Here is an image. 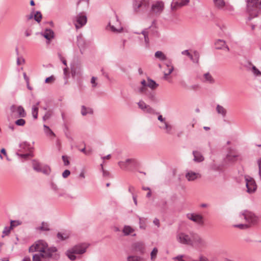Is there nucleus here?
<instances>
[{
    "label": "nucleus",
    "mask_w": 261,
    "mask_h": 261,
    "mask_svg": "<svg viewBox=\"0 0 261 261\" xmlns=\"http://www.w3.org/2000/svg\"><path fill=\"white\" fill-rule=\"evenodd\" d=\"M70 174V172L69 170H65L62 173V176L64 178L67 177Z\"/></svg>",
    "instance_id": "obj_58"
},
{
    "label": "nucleus",
    "mask_w": 261,
    "mask_h": 261,
    "mask_svg": "<svg viewBox=\"0 0 261 261\" xmlns=\"http://www.w3.org/2000/svg\"><path fill=\"white\" fill-rule=\"evenodd\" d=\"M253 73L256 75H261V72H260L258 69L256 68L255 66H253L252 68Z\"/></svg>",
    "instance_id": "obj_52"
},
{
    "label": "nucleus",
    "mask_w": 261,
    "mask_h": 261,
    "mask_svg": "<svg viewBox=\"0 0 261 261\" xmlns=\"http://www.w3.org/2000/svg\"><path fill=\"white\" fill-rule=\"evenodd\" d=\"M54 32L50 29H46L41 35L47 40H50L54 38Z\"/></svg>",
    "instance_id": "obj_17"
},
{
    "label": "nucleus",
    "mask_w": 261,
    "mask_h": 261,
    "mask_svg": "<svg viewBox=\"0 0 261 261\" xmlns=\"http://www.w3.org/2000/svg\"><path fill=\"white\" fill-rule=\"evenodd\" d=\"M62 159L64 162V164L65 166H67L69 164V161L68 160V157L65 155L62 156Z\"/></svg>",
    "instance_id": "obj_53"
},
{
    "label": "nucleus",
    "mask_w": 261,
    "mask_h": 261,
    "mask_svg": "<svg viewBox=\"0 0 261 261\" xmlns=\"http://www.w3.org/2000/svg\"><path fill=\"white\" fill-rule=\"evenodd\" d=\"M150 0H134L133 8L138 12L140 9H146L148 8Z\"/></svg>",
    "instance_id": "obj_8"
},
{
    "label": "nucleus",
    "mask_w": 261,
    "mask_h": 261,
    "mask_svg": "<svg viewBox=\"0 0 261 261\" xmlns=\"http://www.w3.org/2000/svg\"><path fill=\"white\" fill-rule=\"evenodd\" d=\"M10 110L13 113H16L18 117H25L27 115L26 112L23 108L21 106H16L12 105L10 107Z\"/></svg>",
    "instance_id": "obj_13"
},
{
    "label": "nucleus",
    "mask_w": 261,
    "mask_h": 261,
    "mask_svg": "<svg viewBox=\"0 0 261 261\" xmlns=\"http://www.w3.org/2000/svg\"><path fill=\"white\" fill-rule=\"evenodd\" d=\"M57 250L55 247H50L47 248L46 250V253H45V257H51L52 256V253L56 252Z\"/></svg>",
    "instance_id": "obj_32"
},
{
    "label": "nucleus",
    "mask_w": 261,
    "mask_h": 261,
    "mask_svg": "<svg viewBox=\"0 0 261 261\" xmlns=\"http://www.w3.org/2000/svg\"><path fill=\"white\" fill-rule=\"evenodd\" d=\"M109 25L111 31L114 32H120V31L122 30L121 27L116 28L114 25H111L110 23H109Z\"/></svg>",
    "instance_id": "obj_47"
},
{
    "label": "nucleus",
    "mask_w": 261,
    "mask_h": 261,
    "mask_svg": "<svg viewBox=\"0 0 261 261\" xmlns=\"http://www.w3.org/2000/svg\"><path fill=\"white\" fill-rule=\"evenodd\" d=\"M118 165L122 169H124L127 167V165L125 162L123 161L119 162Z\"/></svg>",
    "instance_id": "obj_55"
},
{
    "label": "nucleus",
    "mask_w": 261,
    "mask_h": 261,
    "mask_svg": "<svg viewBox=\"0 0 261 261\" xmlns=\"http://www.w3.org/2000/svg\"><path fill=\"white\" fill-rule=\"evenodd\" d=\"M154 225H156L158 227L160 226V221L159 219L155 218L153 221Z\"/></svg>",
    "instance_id": "obj_64"
},
{
    "label": "nucleus",
    "mask_w": 261,
    "mask_h": 261,
    "mask_svg": "<svg viewBox=\"0 0 261 261\" xmlns=\"http://www.w3.org/2000/svg\"><path fill=\"white\" fill-rule=\"evenodd\" d=\"M127 261H145V259L138 256H128L127 258Z\"/></svg>",
    "instance_id": "obj_33"
},
{
    "label": "nucleus",
    "mask_w": 261,
    "mask_h": 261,
    "mask_svg": "<svg viewBox=\"0 0 261 261\" xmlns=\"http://www.w3.org/2000/svg\"><path fill=\"white\" fill-rule=\"evenodd\" d=\"M154 56L161 61H165L167 57L166 55L161 51H157L155 53Z\"/></svg>",
    "instance_id": "obj_30"
},
{
    "label": "nucleus",
    "mask_w": 261,
    "mask_h": 261,
    "mask_svg": "<svg viewBox=\"0 0 261 261\" xmlns=\"http://www.w3.org/2000/svg\"><path fill=\"white\" fill-rule=\"evenodd\" d=\"M51 116V112L50 111H47L46 112L44 116L43 117V119L44 121H45L46 120H48L50 118V117Z\"/></svg>",
    "instance_id": "obj_49"
},
{
    "label": "nucleus",
    "mask_w": 261,
    "mask_h": 261,
    "mask_svg": "<svg viewBox=\"0 0 261 261\" xmlns=\"http://www.w3.org/2000/svg\"><path fill=\"white\" fill-rule=\"evenodd\" d=\"M164 9V3L162 1L153 2L150 10L151 15L154 16H159L163 11Z\"/></svg>",
    "instance_id": "obj_7"
},
{
    "label": "nucleus",
    "mask_w": 261,
    "mask_h": 261,
    "mask_svg": "<svg viewBox=\"0 0 261 261\" xmlns=\"http://www.w3.org/2000/svg\"><path fill=\"white\" fill-rule=\"evenodd\" d=\"M193 154L194 155V161L196 162H200L204 160V157L201 153L197 151H193Z\"/></svg>",
    "instance_id": "obj_19"
},
{
    "label": "nucleus",
    "mask_w": 261,
    "mask_h": 261,
    "mask_svg": "<svg viewBox=\"0 0 261 261\" xmlns=\"http://www.w3.org/2000/svg\"><path fill=\"white\" fill-rule=\"evenodd\" d=\"M101 169L102 170L103 176H109V174H110L109 172L107 171H105L103 170V166L102 164H101Z\"/></svg>",
    "instance_id": "obj_61"
},
{
    "label": "nucleus",
    "mask_w": 261,
    "mask_h": 261,
    "mask_svg": "<svg viewBox=\"0 0 261 261\" xmlns=\"http://www.w3.org/2000/svg\"><path fill=\"white\" fill-rule=\"evenodd\" d=\"M158 119L162 123H164L166 121L165 120V118H163L162 115H159L158 117Z\"/></svg>",
    "instance_id": "obj_62"
},
{
    "label": "nucleus",
    "mask_w": 261,
    "mask_h": 261,
    "mask_svg": "<svg viewBox=\"0 0 261 261\" xmlns=\"http://www.w3.org/2000/svg\"><path fill=\"white\" fill-rule=\"evenodd\" d=\"M125 163L127 164H136V161L134 159H128L125 161Z\"/></svg>",
    "instance_id": "obj_59"
},
{
    "label": "nucleus",
    "mask_w": 261,
    "mask_h": 261,
    "mask_svg": "<svg viewBox=\"0 0 261 261\" xmlns=\"http://www.w3.org/2000/svg\"><path fill=\"white\" fill-rule=\"evenodd\" d=\"M216 111L218 113V114L221 115L223 117H225L226 115V110L223 106L220 105H217Z\"/></svg>",
    "instance_id": "obj_24"
},
{
    "label": "nucleus",
    "mask_w": 261,
    "mask_h": 261,
    "mask_svg": "<svg viewBox=\"0 0 261 261\" xmlns=\"http://www.w3.org/2000/svg\"><path fill=\"white\" fill-rule=\"evenodd\" d=\"M34 19L36 21H37L38 22L41 21L42 18V15L40 12H36V14H34Z\"/></svg>",
    "instance_id": "obj_41"
},
{
    "label": "nucleus",
    "mask_w": 261,
    "mask_h": 261,
    "mask_svg": "<svg viewBox=\"0 0 261 261\" xmlns=\"http://www.w3.org/2000/svg\"><path fill=\"white\" fill-rule=\"evenodd\" d=\"M166 66L167 67V71H165L164 72V74L165 75H169V74H170L174 70V67L173 66L171 65L170 63L169 64H166Z\"/></svg>",
    "instance_id": "obj_40"
},
{
    "label": "nucleus",
    "mask_w": 261,
    "mask_h": 261,
    "mask_svg": "<svg viewBox=\"0 0 261 261\" xmlns=\"http://www.w3.org/2000/svg\"><path fill=\"white\" fill-rule=\"evenodd\" d=\"M247 11L251 15L257 16L261 13V0H246Z\"/></svg>",
    "instance_id": "obj_2"
},
{
    "label": "nucleus",
    "mask_w": 261,
    "mask_h": 261,
    "mask_svg": "<svg viewBox=\"0 0 261 261\" xmlns=\"http://www.w3.org/2000/svg\"><path fill=\"white\" fill-rule=\"evenodd\" d=\"M38 230L42 231H49L50 230L49 228V225L46 222H42L41 226L37 228Z\"/></svg>",
    "instance_id": "obj_37"
},
{
    "label": "nucleus",
    "mask_w": 261,
    "mask_h": 261,
    "mask_svg": "<svg viewBox=\"0 0 261 261\" xmlns=\"http://www.w3.org/2000/svg\"><path fill=\"white\" fill-rule=\"evenodd\" d=\"M225 45V41L223 40L219 39L215 42V45L216 49H222L224 45Z\"/></svg>",
    "instance_id": "obj_35"
},
{
    "label": "nucleus",
    "mask_w": 261,
    "mask_h": 261,
    "mask_svg": "<svg viewBox=\"0 0 261 261\" xmlns=\"http://www.w3.org/2000/svg\"><path fill=\"white\" fill-rule=\"evenodd\" d=\"M215 7L219 10H223L225 7L224 0H213Z\"/></svg>",
    "instance_id": "obj_16"
},
{
    "label": "nucleus",
    "mask_w": 261,
    "mask_h": 261,
    "mask_svg": "<svg viewBox=\"0 0 261 261\" xmlns=\"http://www.w3.org/2000/svg\"><path fill=\"white\" fill-rule=\"evenodd\" d=\"M257 164L259 168V175L260 177L261 178V158L257 160Z\"/></svg>",
    "instance_id": "obj_60"
},
{
    "label": "nucleus",
    "mask_w": 261,
    "mask_h": 261,
    "mask_svg": "<svg viewBox=\"0 0 261 261\" xmlns=\"http://www.w3.org/2000/svg\"><path fill=\"white\" fill-rule=\"evenodd\" d=\"M87 17L85 15L80 13L74 18V23L75 28L79 29L84 26L87 22Z\"/></svg>",
    "instance_id": "obj_9"
},
{
    "label": "nucleus",
    "mask_w": 261,
    "mask_h": 261,
    "mask_svg": "<svg viewBox=\"0 0 261 261\" xmlns=\"http://www.w3.org/2000/svg\"><path fill=\"white\" fill-rule=\"evenodd\" d=\"M66 255L71 260H74L76 258L75 253L72 251L71 249L68 250L66 252Z\"/></svg>",
    "instance_id": "obj_36"
},
{
    "label": "nucleus",
    "mask_w": 261,
    "mask_h": 261,
    "mask_svg": "<svg viewBox=\"0 0 261 261\" xmlns=\"http://www.w3.org/2000/svg\"><path fill=\"white\" fill-rule=\"evenodd\" d=\"M158 253V249L156 248H154L151 252V259L153 260L156 256Z\"/></svg>",
    "instance_id": "obj_48"
},
{
    "label": "nucleus",
    "mask_w": 261,
    "mask_h": 261,
    "mask_svg": "<svg viewBox=\"0 0 261 261\" xmlns=\"http://www.w3.org/2000/svg\"><path fill=\"white\" fill-rule=\"evenodd\" d=\"M192 232H190L189 234L182 231L177 232L176 234V241L180 244L190 246L192 244Z\"/></svg>",
    "instance_id": "obj_5"
},
{
    "label": "nucleus",
    "mask_w": 261,
    "mask_h": 261,
    "mask_svg": "<svg viewBox=\"0 0 261 261\" xmlns=\"http://www.w3.org/2000/svg\"><path fill=\"white\" fill-rule=\"evenodd\" d=\"M192 244L190 246L197 248H203L207 247V243L205 240L197 233H192Z\"/></svg>",
    "instance_id": "obj_3"
},
{
    "label": "nucleus",
    "mask_w": 261,
    "mask_h": 261,
    "mask_svg": "<svg viewBox=\"0 0 261 261\" xmlns=\"http://www.w3.org/2000/svg\"><path fill=\"white\" fill-rule=\"evenodd\" d=\"M96 78L95 77H94V76L92 77L91 80V83L92 84L93 87H96L97 85V83L96 82Z\"/></svg>",
    "instance_id": "obj_57"
},
{
    "label": "nucleus",
    "mask_w": 261,
    "mask_h": 261,
    "mask_svg": "<svg viewBox=\"0 0 261 261\" xmlns=\"http://www.w3.org/2000/svg\"><path fill=\"white\" fill-rule=\"evenodd\" d=\"M54 80V76H49L48 77H47L45 79V82L46 83H47L50 82V81H53Z\"/></svg>",
    "instance_id": "obj_63"
},
{
    "label": "nucleus",
    "mask_w": 261,
    "mask_h": 261,
    "mask_svg": "<svg viewBox=\"0 0 261 261\" xmlns=\"http://www.w3.org/2000/svg\"><path fill=\"white\" fill-rule=\"evenodd\" d=\"M39 105V102H38L36 103V105H34L32 108V114L33 117L35 119H36L38 118V106Z\"/></svg>",
    "instance_id": "obj_29"
},
{
    "label": "nucleus",
    "mask_w": 261,
    "mask_h": 261,
    "mask_svg": "<svg viewBox=\"0 0 261 261\" xmlns=\"http://www.w3.org/2000/svg\"><path fill=\"white\" fill-rule=\"evenodd\" d=\"M93 113V111L91 108H87L84 106H82L81 114L83 116H85L87 114H92Z\"/></svg>",
    "instance_id": "obj_27"
},
{
    "label": "nucleus",
    "mask_w": 261,
    "mask_h": 261,
    "mask_svg": "<svg viewBox=\"0 0 261 261\" xmlns=\"http://www.w3.org/2000/svg\"><path fill=\"white\" fill-rule=\"evenodd\" d=\"M43 126L44 128V132L47 137L51 139H53L56 136L55 133L49 128L48 126L44 125Z\"/></svg>",
    "instance_id": "obj_25"
},
{
    "label": "nucleus",
    "mask_w": 261,
    "mask_h": 261,
    "mask_svg": "<svg viewBox=\"0 0 261 261\" xmlns=\"http://www.w3.org/2000/svg\"><path fill=\"white\" fill-rule=\"evenodd\" d=\"M147 88H150V90H152V91H153V90L155 89L159 86V85L158 84H156L154 81H153L149 78L147 79Z\"/></svg>",
    "instance_id": "obj_22"
},
{
    "label": "nucleus",
    "mask_w": 261,
    "mask_h": 261,
    "mask_svg": "<svg viewBox=\"0 0 261 261\" xmlns=\"http://www.w3.org/2000/svg\"><path fill=\"white\" fill-rule=\"evenodd\" d=\"M246 186L247 188V192L252 193L256 191L257 186L254 180L250 177H246Z\"/></svg>",
    "instance_id": "obj_12"
},
{
    "label": "nucleus",
    "mask_w": 261,
    "mask_h": 261,
    "mask_svg": "<svg viewBox=\"0 0 261 261\" xmlns=\"http://www.w3.org/2000/svg\"><path fill=\"white\" fill-rule=\"evenodd\" d=\"M69 237V233H61L59 232L57 234V238L58 239H59L60 241H64Z\"/></svg>",
    "instance_id": "obj_34"
},
{
    "label": "nucleus",
    "mask_w": 261,
    "mask_h": 261,
    "mask_svg": "<svg viewBox=\"0 0 261 261\" xmlns=\"http://www.w3.org/2000/svg\"><path fill=\"white\" fill-rule=\"evenodd\" d=\"M187 217L189 220L195 222L198 225H203L204 224L203 217L200 214L188 213L187 214Z\"/></svg>",
    "instance_id": "obj_10"
},
{
    "label": "nucleus",
    "mask_w": 261,
    "mask_h": 261,
    "mask_svg": "<svg viewBox=\"0 0 261 261\" xmlns=\"http://www.w3.org/2000/svg\"><path fill=\"white\" fill-rule=\"evenodd\" d=\"M25 121L23 119H19L15 121V124L18 126H23Z\"/></svg>",
    "instance_id": "obj_46"
},
{
    "label": "nucleus",
    "mask_w": 261,
    "mask_h": 261,
    "mask_svg": "<svg viewBox=\"0 0 261 261\" xmlns=\"http://www.w3.org/2000/svg\"><path fill=\"white\" fill-rule=\"evenodd\" d=\"M141 84L142 86L138 88V92L145 95L150 101L158 102L159 100L156 96L155 92L153 91L149 90L147 88V82L145 80H143L141 82Z\"/></svg>",
    "instance_id": "obj_1"
},
{
    "label": "nucleus",
    "mask_w": 261,
    "mask_h": 261,
    "mask_svg": "<svg viewBox=\"0 0 261 261\" xmlns=\"http://www.w3.org/2000/svg\"><path fill=\"white\" fill-rule=\"evenodd\" d=\"M133 249L136 251H142L144 250V244L142 242H136L133 244Z\"/></svg>",
    "instance_id": "obj_23"
},
{
    "label": "nucleus",
    "mask_w": 261,
    "mask_h": 261,
    "mask_svg": "<svg viewBox=\"0 0 261 261\" xmlns=\"http://www.w3.org/2000/svg\"><path fill=\"white\" fill-rule=\"evenodd\" d=\"M202 81L204 83L210 84H213L215 83V80L209 72L205 73L203 74V79Z\"/></svg>",
    "instance_id": "obj_15"
},
{
    "label": "nucleus",
    "mask_w": 261,
    "mask_h": 261,
    "mask_svg": "<svg viewBox=\"0 0 261 261\" xmlns=\"http://www.w3.org/2000/svg\"><path fill=\"white\" fill-rule=\"evenodd\" d=\"M239 156V154L235 151H230L226 156V159L229 161L233 162Z\"/></svg>",
    "instance_id": "obj_20"
},
{
    "label": "nucleus",
    "mask_w": 261,
    "mask_h": 261,
    "mask_svg": "<svg viewBox=\"0 0 261 261\" xmlns=\"http://www.w3.org/2000/svg\"><path fill=\"white\" fill-rule=\"evenodd\" d=\"M138 107L142 111L145 113L150 114H154L155 113L154 110L151 108L149 105H147L143 100H140L137 103ZM157 114V113H156Z\"/></svg>",
    "instance_id": "obj_11"
},
{
    "label": "nucleus",
    "mask_w": 261,
    "mask_h": 261,
    "mask_svg": "<svg viewBox=\"0 0 261 261\" xmlns=\"http://www.w3.org/2000/svg\"><path fill=\"white\" fill-rule=\"evenodd\" d=\"M193 59L191 60L194 63L198 64L199 60V58H200V55H199V53H198V51H197V50H195L193 52Z\"/></svg>",
    "instance_id": "obj_39"
},
{
    "label": "nucleus",
    "mask_w": 261,
    "mask_h": 261,
    "mask_svg": "<svg viewBox=\"0 0 261 261\" xmlns=\"http://www.w3.org/2000/svg\"><path fill=\"white\" fill-rule=\"evenodd\" d=\"M45 257L43 253H37L33 256V261H40L41 257Z\"/></svg>",
    "instance_id": "obj_38"
},
{
    "label": "nucleus",
    "mask_w": 261,
    "mask_h": 261,
    "mask_svg": "<svg viewBox=\"0 0 261 261\" xmlns=\"http://www.w3.org/2000/svg\"><path fill=\"white\" fill-rule=\"evenodd\" d=\"M25 60L23 58H17V65H20L24 63Z\"/></svg>",
    "instance_id": "obj_56"
},
{
    "label": "nucleus",
    "mask_w": 261,
    "mask_h": 261,
    "mask_svg": "<svg viewBox=\"0 0 261 261\" xmlns=\"http://www.w3.org/2000/svg\"><path fill=\"white\" fill-rule=\"evenodd\" d=\"M58 57L61 60V61L63 63L64 65L67 66V62L65 59L62 57V55L60 53H58Z\"/></svg>",
    "instance_id": "obj_54"
},
{
    "label": "nucleus",
    "mask_w": 261,
    "mask_h": 261,
    "mask_svg": "<svg viewBox=\"0 0 261 261\" xmlns=\"http://www.w3.org/2000/svg\"><path fill=\"white\" fill-rule=\"evenodd\" d=\"M142 34L144 36V39H145V42L146 43V44L147 46H148L149 45V38H148V33L145 31H143L142 32Z\"/></svg>",
    "instance_id": "obj_45"
},
{
    "label": "nucleus",
    "mask_w": 261,
    "mask_h": 261,
    "mask_svg": "<svg viewBox=\"0 0 261 261\" xmlns=\"http://www.w3.org/2000/svg\"><path fill=\"white\" fill-rule=\"evenodd\" d=\"M164 126L163 127L160 126V128L161 129H165L166 130V133L167 134H170L171 133V131L172 129V126L170 124H169L168 122L165 121L163 123Z\"/></svg>",
    "instance_id": "obj_28"
},
{
    "label": "nucleus",
    "mask_w": 261,
    "mask_h": 261,
    "mask_svg": "<svg viewBox=\"0 0 261 261\" xmlns=\"http://www.w3.org/2000/svg\"><path fill=\"white\" fill-rule=\"evenodd\" d=\"M192 261H209L208 258L203 254H200L198 258Z\"/></svg>",
    "instance_id": "obj_43"
},
{
    "label": "nucleus",
    "mask_w": 261,
    "mask_h": 261,
    "mask_svg": "<svg viewBox=\"0 0 261 261\" xmlns=\"http://www.w3.org/2000/svg\"><path fill=\"white\" fill-rule=\"evenodd\" d=\"M198 173L193 171H189L186 174V177L189 181H193L197 179L198 177Z\"/></svg>",
    "instance_id": "obj_18"
},
{
    "label": "nucleus",
    "mask_w": 261,
    "mask_h": 261,
    "mask_svg": "<svg viewBox=\"0 0 261 261\" xmlns=\"http://www.w3.org/2000/svg\"><path fill=\"white\" fill-rule=\"evenodd\" d=\"M139 224H140V228L141 229H145L146 227L145 225V219H143L140 217H139Z\"/></svg>",
    "instance_id": "obj_42"
},
{
    "label": "nucleus",
    "mask_w": 261,
    "mask_h": 261,
    "mask_svg": "<svg viewBox=\"0 0 261 261\" xmlns=\"http://www.w3.org/2000/svg\"><path fill=\"white\" fill-rule=\"evenodd\" d=\"M33 169L38 172L42 171L40 165L39 163H38L37 162H34Z\"/></svg>",
    "instance_id": "obj_44"
},
{
    "label": "nucleus",
    "mask_w": 261,
    "mask_h": 261,
    "mask_svg": "<svg viewBox=\"0 0 261 261\" xmlns=\"http://www.w3.org/2000/svg\"><path fill=\"white\" fill-rule=\"evenodd\" d=\"M189 2V0H173L172 6L181 7L187 5Z\"/></svg>",
    "instance_id": "obj_21"
},
{
    "label": "nucleus",
    "mask_w": 261,
    "mask_h": 261,
    "mask_svg": "<svg viewBox=\"0 0 261 261\" xmlns=\"http://www.w3.org/2000/svg\"><path fill=\"white\" fill-rule=\"evenodd\" d=\"M240 215L244 217L249 227L256 225L258 223V217L252 212L244 210Z\"/></svg>",
    "instance_id": "obj_4"
},
{
    "label": "nucleus",
    "mask_w": 261,
    "mask_h": 261,
    "mask_svg": "<svg viewBox=\"0 0 261 261\" xmlns=\"http://www.w3.org/2000/svg\"><path fill=\"white\" fill-rule=\"evenodd\" d=\"M125 236H128L134 231V229L129 226H124L122 230Z\"/></svg>",
    "instance_id": "obj_31"
},
{
    "label": "nucleus",
    "mask_w": 261,
    "mask_h": 261,
    "mask_svg": "<svg viewBox=\"0 0 261 261\" xmlns=\"http://www.w3.org/2000/svg\"><path fill=\"white\" fill-rule=\"evenodd\" d=\"M15 222V221L12 220L11 221V225L10 227H5L4 228V229L3 231V236L2 237L4 238L6 236L9 235L10 233V230L11 229H12L13 227L14 226V225L13 224V223Z\"/></svg>",
    "instance_id": "obj_26"
},
{
    "label": "nucleus",
    "mask_w": 261,
    "mask_h": 261,
    "mask_svg": "<svg viewBox=\"0 0 261 261\" xmlns=\"http://www.w3.org/2000/svg\"><path fill=\"white\" fill-rule=\"evenodd\" d=\"M71 249L75 254H82L86 252V247L83 245H78L74 246Z\"/></svg>",
    "instance_id": "obj_14"
},
{
    "label": "nucleus",
    "mask_w": 261,
    "mask_h": 261,
    "mask_svg": "<svg viewBox=\"0 0 261 261\" xmlns=\"http://www.w3.org/2000/svg\"><path fill=\"white\" fill-rule=\"evenodd\" d=\"M47 248V244L42 240L37 241L35 244L29 248V252H37V253H43L45 254Z\"/></svg>",
    "instance_id": "obj_6"
},
{
    "label": "nucleus",
    "mask_w": 261,
    "mask_h": 261,
    "mask_svg": "<svg viewBox=\"0 0 261 261\" xmlns=\"http://www.w3.org/2000/svg\"><path fill=\"white\" fill-rule=\"evenodd\" d=\"M181 54H182V55H185L188 56L190 58V59H191V60H193V55H191V54L189 53V50H185L182 51L181 52Z\"/></svg>",
    "instance_id": "obj_50"
},
{
    "label": "nucleus",
    "mask_w": 261,
    "mask_h": 261,
    "mask_svg": "<svg viewBox=\"0 0 261 261\" xmlns=\"http://www.w3.org/2000/svg\"><path fill=\"white\" fill-rule=\"evenodd\" d=\"M235 226L237 227H238L240 229H246V228H248L249 227V225H248L247 224H239V225H236Z\"/></svg>",
    "instance_id": "obj_51"
}]
</instances>
